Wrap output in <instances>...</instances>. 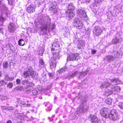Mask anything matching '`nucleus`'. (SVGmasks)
<instances>
[{"mask_svg":"<svg viewBox=\"0 0 123 123\" xmlns=\"http://www.w3.org/2000/svg\"><path fill=\"white\" fill-rule=\"evenodd\" d=\"M108 111L107 108H103L100 110V113L103 117L105 118L108 117L110 119L113 121L116 120L118 118V114L116 110H111L108 116Z\"/></svg>","mask_w":123,"mask_h":123,"instance_id":"nucleus-1","label":"nucleus"},{"mask_svg":"<svg viewBox=\"0 0 123 123\" xmlns=\"http://www.w3.org/2000/svg\"><path fill=\"white\" fill-rule=\"evenodd\" d=\"M55 43H54L52 45V48H51L52 51H54V50L57 52H55L53 54V57L51 58V60H50V68H53L55 67L56 66V61L59 58V51L58 50L59 48V45H57V46H55Z\"/></svg>","mask_w":123,"mask_h":123,"instance_id":"nucleus-2","label":"nucleus"},{"mask_svg":"<svg viewBox=\"0 0 123 123\" xmlns=\"http://www.w3.org/2000/svg\"><path fill=\"white\" fill-rule=\"evenodd\" d=\"M51 19L48 17L47 20H45L41 23V27L40 28V31L43 32L46 31H49L53 29L55 27L54 24L50 25Z\"/></svg>","mask_w":123,"mask_h":123,"instance_id":"nucleus-3","label":"nucleus"},{"mask_svg":"<svg viewBox=\"0 0 123 123\" xmlns=\"http://www.w3.org/2000/svg\"><path fill=\"white\" fill-rule=\"evenodd\" d=\"M0 12L2 13L0 16V25L2 26L3 25L4 22L6 20V18L3 17V14L4 13L8 17V15L10 14V12L4 4H0Z\"/></svg>","mask_w":123,"mask_h":123,"instance_id":"nucleus-4","label":"nucleus"},{"mask_svg":"<svg viewBox=\"0 0 123 123\" xmlns=\"http://www.w3.org/2000/svg\"><path fill=\"white\" fill-rule=\"evenodd\" d=\"M87 100L86 98L83 97L82 98L81 101V104L80 107L77 110V114L79 115H80L83 113L87 111L88 109V106L85 105L86 104Z\"/></svg>","mask_w":123,"mask_h":123,"instance_id":"nucleus-5","label":"nucleus"},{"mask_svg":"<svg viewBox=\"0 0 123 123\" xmlns=\"http://www.w3.org/2000/svg\"><path fill=\"white\" fill-rule=\"evenodd\" d=\"M73 24L74 26L78 29H81L83 26L82 21L78 18H75L74 19V20Z\"/></svg>","mask_w":123,"mask_h":123,"instance_id":"nucleus-6","label":"nucleus"},{"mask_svg":"<svg viewBox=\"0 0 123 123\" xmlns=\"http://www.w3.org/2000/svg\"><path fill=\"white\" fill-rule=\"evenodd\" d=\"M112 88L111 90H108V91H106L105 95L106 96H108L112 93L115 94L117 92H119L120 90V87L117 86H115L114 85H112Z\"/></svg>","mask_w":123,"mask_h":123,"instance_id":"nucleus-7","label":"nucleus"},{"mask_svg":"<svg viewBox=\"0 0 123 123\" xmlns=\"http://www.w3.org/2000/svg\"><path fill=\"white\" fill-rule=\"evenodd\" d=\"M33 69L31 67H28L25 69L24 71L23 74L25 78L30 77L33 73Z\"/></svg>","mask_w":123,"mask_h":123,"instance_id":"nucleus-8","label":"nucleus"},{"mask_svg":"<svg viewBox=\"0 0 123 123\" xmlns=\"http://www.w3.org/2000/svg\"><path fill=\"white\" fill-rule=\"evenodd\" d=\"M103 29H105L99 26H95L94 28L93 29V33L94 35L98 36L103 31Z\"/></svg>","mask_w":123,"mask_h":123,"instance_id":"nucleus-9","label":"nucleus"},{"mask_svg":"<svg viewBox=\"0 0 123 123\" xmlns=\"http://www.w3.org/2000/svg\"><path fill=\"white\" fill-rule=\"evenodd\" d=\"M79 56L78 54L76 53L75 54H70V55H68L67 58V61H74L75 60H77L78 58L77 57Z\"/></svg>","mask_w":123,"mask_h":123,"instance_id":"nucleus-10","label":"nucleus"},{"mask_svg":"<svg viewBox=\"0 0 123 123\" xmlns=\"http://www.w3.org/2000/svg\"><path fill=\"white\" fill-rule=\"evenodd\" d=\"M77 13L79 16L82 19L87 17V15L85 11L83 10L79 9L77 11Z\"/></svg>","mask_w":123,"mask_h":123,"instance_id":"nucleus-11","label":"nucleus"},{"mask_svg":"<svg viewBox=\"0 0 123 123\" xmlns=\"http://www.w3.org/2000/svg\"><path fill=\"white\" fill-rule=\"evenodd\" d=\"M56 3L55 2H53L50 5L49 10L51 11L54 13H56L57 12L56 7Z\"/></svg>","mask_w":123,"mask_h":123,"instance_id":"nucleus-12","label":"nucleus"},{"mask_svg":"<svg viewBox=\"0 0 123 123\" xmlns=\"http://www.w3.org/2000/svg\"><path fill=\"white\" fill-rule=\"evenodd\" d=\"M89 120L92 122L93 123H98L99 120L96 116L93 115L91 114L89 115L88 117Z\"/></svg>","mask_w":123,"mask_h":123,"instance_id":"nucleus-13","label":"nucleus"},{"mask_svg":"<svg viewBox=\"0 0 123 123\" xmlns=\"http://www.w3.org/2000/svg\"><path fill=\"white\" fill-rule=\"evenodd\" d=\"M36 6L33 5H29L27 9V12L29 13H32L34 12Z\"/></svg>","mask_w":123,"mask_h":123,"instance_id":"nucleus-14","label":"nucleus"},{"mask_svg":"<svg viewBox=\"0 0 123 123\" xmlns=\"http://www.w3.org/2000/svg\"><path fill=\"white\" fill-rule=\"evenodd\" d=\"M16 28V27L15 24L12 23H9L8 25V29L9 32H13Z\"/></svg>","mask_w":123,"mask_h":123,"instance_id":"nucleus-15","label":"nucleus"},{"mask_svg":"<svg viewBox=\"0 0 123 123\" xmlns=\"http://www.w3.org/2000/svg\"><path fill=\"white\" fill-rule=\"evenodd\" d=\"M22 84L27 87H32L34 85L31 82H30L27 80H25L21 82Z\"/></svg>","mask_w":123,"mask_h":123,"instance_id":"nucleus-16","label":"nucleus"},{"mask_svg":"<svg viewBox=\"0 0 123 123\" xmlns=\"http://www.w3.org/2000/svg\"><path fill=\"white\" fill-rule=\"evenodd\" d=\"M67 18H72L74 15L73 12L69 10L67 11L65 13Z\"/></svg>","mask_w":123,"mask_h":123,"instance_id":"nucleus-17","label":"nucleus"},{"mask_svg":"<svg viewBox=\"0 0 123 123\" xmlns=\"http://www.w3.org/2000/svg\"><path fill=\"white\" fill-rule=\"evenodd\" d=\"M111 84H110L108 82H107L103 83L100 86L101 88L102 89L104 88H108L110 86H111Z\"/></svg>","mask_w":123,"mask_h":123,"instance_id":"nucleus-18","label":"nucleus"},{"mask_svg":"<svg viewBox=\"0 0 123 123\" xmlns=\"http://www.w3.org/2000/svg\"><path fill=\"white\" fill-rule=\"evenodd\" d=\"M78 74V71H75L72 74H68V77H66V78L70 79L76 76Z\"/></svg>","mask_w":123,"mask_h":123,"instance_id":"nucleus-19","label":"nucleus"},{"mask_svg":"<svg viewBox=\"0 0 123 123\" xmlns=\"http://www.w3.org/2000/svg\"><path fill=\"white\" fill-rule=\"evenodd\" d=\"M118 34H117L115 38L113 39L112 40V42L114 44L119 43L120 42L119 39L118 37Z\"/></svg>","mask_w":123,"mask_h":123,"instance_id":"nucleus-20","label":"nucleus"},{"mask_svg":"<svg viewBox=\"0 0 123 123\" xmlns=\"http://www.w3.org/2000/svg\"><path fill=\"white\" fill-rule=\"evenodd\" d=\"M111 80V82L115 84H119L121 83V81L118 79L113 78Z\"/></svg>","mask_w":123,"mask_h":123,"instance_id":"nucleus-21","label":"nucleus"},{"mask_svg":"<svg viewBox=\"0 0 123 123\" xmlns=\"http://www.w3.org/2000/svg\"><path fill=\"white\" fill-rule=\"evenodd\" d=\"M77 115L78 116L80 115H78L77 114V111L76 113L75 112H73L70 115V118L72 119H77V118L78 117L77 116Z\"/></svg>","mask_w":123,"mask_h":123,"instance_id":"nucleus-22","label":"nucleus"},{"mask_svg":"<svg viewBox=\"0 0 123 123\" xmlns=\"http://www.w3.org/2000/svg\"><path fill=\"white\" fill-rule=\"evenodd\" d=\"M105 59L109 62H111L115 59V57L111 55H109L106 56Z\"/></svg>","mask_w":123,"mask_h":123,"instance_id":"nucleus-23","label":"nucleus"},{"mask_svg":"<svg viewBox=\"0 0 123 123\" xmlns=\"http://www.w3.org/2000/svg\"><path fill=\"white\" fill-rule=\"evenodd\" d=\"M43 104L46 106H47L48 107V110L49 111H50L52 107V105L50 104L49 103V102H44Z\"/></svg>","mask_w":123,"mask_h":123,"instance_id":"nucleus-24","label":"nucleus"},{"mask_svg":"<svg viewBox=\"0 0 123 123\" xmlns=\"http://www.w3.org/2000/svg\"><path fill=\"white\" fill-rule=\"evenodd\" d=\"M44 51V50L43 48L40 47L39 49L38 54L40 56H42Z\"/></svg>","mask_w":123,"mask_h":123,"instance_id":"nucleus-25","label":"nucleus"},{"mask_svg":"<svg viewBox=\"0 0 123 123\" xmlns=\"http://www.w3.org/2000/svg\"><path fill=\"white\" fill-rule=\"evenodd\" d=\"M68 10L73 12L74 9V5L72 3H70L69 4L68 7Z\"/></svg>","mask_w":123,"mask_h":123,"instance_id":"nucleus-26","label":"nucleus"},{"mask_svg":"<svg viewBox=\"0 0 123 123\" xmlns=\"http://www.w3.org/2000/svg\"><path fill=\"white\" fill-rule=\"evenodd\" d=\"M42 89H39L38 88H36L33 89L32 91V94L33 95H36L38 93L39 91L41 90Z\"/></svg>","mask_w":123,"mask_h":123,"instance_id":"nucleus-27","label":"nucleus"},{"mask_svg":"<svg viewBox=\"0 0 123 123\" xmlns=\"http://www.w3.org/2000/svg\"><path fill=\"white\" fill-rule=\"evenodd\" d=\"M25 106V107H30V108L31 107L32 109H31V108H30V111H31L32 112H33L34 111V109L35 108L34 106H32V105L29 104H27L26 105V106Z\"/></svg>","mask_w":123,"mask_h":123,"instance_id":"nucleus-28","label":"nucleus"},{"mask_svg":"<svg viewBox=\"0 0 123 123\" xmlns=\"http://www.w3.org/2000/svg\"><path fill=\"white\" fill-rule=\"evenodd\" d=\"M38 74L34 73V71H33V73L32 74L31 76H30V77L35 79H37L38 78Z\"/></svg>","mask_w":123,"mask_h":123,"instance_id":"nucleus-29","label":"nucleus"},{"mask_svg":"<svg viewBox=\"0 0 123 123\" xmlns=\"http://www.w3.org/2000/svg\"><path fill=\"white\" fill-rule=\"evenodd\" d=\"M18 43L20 46H23L25 44V42L23 39H20L18 41Z\"/></svg>","mask_w":123,"mask_h":123,"instance_id":"nucleus-30","label":"nucleus"},{"mask_svg":"<svg viewBox=\"0 0 123 123\" xmlns=\"http://www.w3.org/2000/svg\"><path fill=\"white\" fill-rule=\"evenodd\" d=\"M39 66L41 68H43L44 66V62L43 60L41 59L39 60Z\"/></svg>","mask_w":123,"mask_h":123,"instance_id":"nucleus-31","label":"nucleus"},{"mask_svg":"<svg viewBox=\"0 0 123 123\" xmlns=\"http://www.w3.org/2000/svg\"><path fill=\"white\" fill-rule=\"evenodd\" d=\"M112 100L111 98H109L106 99L105 101V102L108 104L110 105L112 103Z\"/></svg>","mask_w":123,"mask_h":123,"instance_id":"nucleus-32","label":"nucleus"},{"mask_svg":"<svg viewBox=\"0 0 123 123\" xmlns=\"http://www.w3.org/2000/svg\"><path fill=\"white\" fill-rule=\"evenodd\" d=\"M113 54L114 55V57H115V58L116 57H117L119 55H118V51L117 50H116L115 52H113Z\"/></svg>","mask_w":123,"mask_h":123,"instance_id":"nucleus-33","label":"nucleus"},{"mask_svg":"<svg viewBox=\"0 0 123 123\" xmlns=\"http://www.w3.org/2000/svg\"><path fill=\"white\" fill-rule=\"evenodd\" d=\"M86 74V72H81L80 75V77H84Z\"/></svg>","mask_w":123,"mask_h":123,"instance_id":"nucleus-34","label":"nucleus"},{"mask_svg":"<svg viewBox=\"0 0 123 123\" xmlns=\"http://www.w3.org/2000/svg\"><path fill=\"white\" fill-rule=\"evenodd\" d=\"M7 46H8L10 48V49L12 51H13L14 49V47L11 44H8Z\"/></svg>","mask_w":123,"mask_h":123,"instance_id":"nucleus-35","label":"nucleus"},{"mask_svg":"<svg viewBox=\"0 0 123 123\" xmlns=\"http://www.w3.org/2000/svg\"><path fill=\"white\" fill-rule=\"evenodd\" d=\"M13 86V84L11 82H9L7 85V86L9 88H12Z\"/></svg>","mask_w":123,"mask_h":123,"instance_id":"nucleus-36","label":"nucleus"},{"mask_svg":"<svg viewBox=\"0 0 123 123\" xmlns=\"http://www.w3.org/2000/svg\"><path fill=\"white\" fill-rule=\"evenodd\" d=\"M7 83L3 80H2L0 81V86H1L3 85H6Z\"/></svg>","mask_w":123,"mask_h":123,"instance_id":"nucleus-37","label":"nucleus"},{"mask_svg":"<svg viewBox=\"0 0 123 123\" xmlns=\"http://www.w3.org/2000/svg\"><path fill=\"white\" fill-rule=\"evenodd\" d=\"M79 43L83 47L85 45V41H84L83 40H81L79 42Z\"/></svg>","mask_w":123,"mask_h":123,"instance_id":"nucleus-38","label":"nucleus"},{"mask_svg":"<svg viewBox=\"0 0 123 123\" xmlns=\"http://www.w3.org/2000/svg\"><path fill=\"white\" fill-rule=\"evenodd\" d=\"M3 67L4 68H7L8 65V62H3Z\"/></svg>","mask_w":123,"mask_h":123,"instance_id":"nucleus-39","label":"nucleus"},{"mask_svg":"<svg viewBox=\"0 0 123 123\" xmlns=\"http://www.w3.org/2000/svg\"><path fill=\"white\" fill-rule=\"evenodd\" d=\"M36 1L38 4H41L45 0H36Z\"/></svg>","mask_w":123,"mask_h":123,"instance_id":"nucleus-40","label":"nucleus"},{"mask_svg":"<svg viewBox=\"0 0 123 123\" xmlns=\"http://www.w3.org/2000/svg\"><path fill=\"white\" fill-rule=\"evenodd\" d=\"M66 68H61L60 70H59V73H63V72H65L66 71Z\"/></svg>","mask_w":123,"mask_h":123,"instance_id":"nucleus-41","label":"nucleus"},{"mask_svg":"<svg viewBox=\"0 0 123 123\" xmlns=\"http://www.w3.org/2000/svg\"><path fill=\"white\" fill-rule=\"evenodd\" d=\"M8 4L11 5H12L13 4L14 2V0H8Z\"/></svg>","mask_w":123,"mask_h":123,"instance_id":"nucleus-42","label":"nucleus"},{"mask_svg":"<svg viewBox=\"0 0 123 123\" xmlns=\"http://www.w3.org/2000/svg\"><path fill=\"white\" fill-rule=\"evenodd\" d=\"M118 106L121 109H123V103H119Z\"/></svg>","mask_w":123,"mask_h":123,"instance_id":"nucleus-43","label":"nucleus"},{"mask_svg":"<svg viewBox=\"0 0 123 123\" xmlns=\"http://www.w3.org/2000/svg\"><path fill=\"white\" fill-rule=\"evenodd\" d=\"M16 84L17 85H19L21 83V80L19 79H17L16 80Z\"/></svg>","mask_w":123,"mask_h":123,"instance_id":"nucleus-44","label":"nucleus"},{"mask_svg":"<svg viewBox=\"0 0 123 123\" xmlns=\"http://www.w3.org/2000/svg\"><path fill=\"white\" fill-rule=\"evenodd\" d=\"M80 45L79 43V44L77 45V47L78 49H82V46H81Z\"/></svg>","mask_w":123,"mask_h":123,"instance_id":"nucleus-45","label":"nucleus"},{"mask_svg":"<svg viewBox=\"0 0 123 123\" xmlns=\"http://www.w3.org/2000/svg\"><path fill=\"white\" fill-rule=\"evenodd\" d=\"M10 77L8 76H6L5 77V80L7 81H9Z\"/></svg>","mask_w":123,"mask_h":123,"instance_id":"nucleus-46","label":"nucleus"},{"mask_svg":"<svg viewBox=\"0 0 123 123\" xmlns=\"http://www.w3.org/2000/svg\"><path fill=\"white\" fill-rule=\"evenodd\" d=\"M96 52V50H91V53L92 54H95Z\"/></svg>","mask_w":123,"mask_h":123,"instance_id":"nucleus-47","label":"nucleus"},{"mask_svg":"<svg viewBox=\"0 0 123 123\" xmlns=\"http://www.w3.org/2000/svg\"><path fill=\"white\" fill-rule=\"evenodd\" d=\"M103 0H96L95 2L98 3H99L100 2L102 1Z\"/></svg>","mask_w":123,"mask_h":123,"instance_id":"nucleus-48","label":"nucleus"},{"mask_svg":"<svg viewBox=\"0 0 123 123\" xmlns=\"http://www.w3.org/2000/svg\"><path fill=\"white\" fill-rule=\"evenodd\" d=\"M14 77H10L9 81H11L13 80H14Z\"/></svg>","mask_w":123,"mask_h":123,"instance_id":"nucleus-49","label":"nucleus"},{"mask_svg":"<svg viewBox=\"0 0 123 123\" xmlns=\"http://www.w3.org/2000/svg\"><path fill=\"white\" fill-rule=\"evenodd\" d=\"M0 32L2 33V34H3V31L2 28H0Z\"/></svg>","mask_w":123,"mask_h":123,"instance_id":"nucleus-50","label":"nucleus"},{"mask_svg":"<svg viewBox=\"0 0 123 123\" xmlns=\"http://www.w3.org/2000/svg\"><path fill=\"white\" fill-rule=\"evenodd\" d=\"M49 77H51L53 76V75L51 73H49Z\"/></svg>","mask_w":123,"mask_h":123,"instance_id":"nucleus-51","label":"nucleus"},{"mask_svg":"<svg viewBox=\"0 0 123 123\" xmlns=\"http://www.w3.org/2000/svg\"><path fill=\"white\" fill-rule=\"evenodd\" d=\"M6 123H12V122L10 120H9Z\"/></svg>","mask_w":123,"mask_h":123,"instance_id":"nucleus-52","label":"nucleus"},{"mask_svg":"<svg viewBox=\"0 0 123 123\" xmlns=\"http://www.w3.org/2000/svg\"><path fill=\"white\" fill-rule=\"evenodd\" d=\"M86 2L89 3L91 1V0H86Z\"/></svg>","mask_w":123,"mask_h":123,"instance_id":"nucleus-53","label":"nucleus"},{"mask_svg":"<svg viewBox=\"0 0 123 123\" xmlns=\"http://www.w3.org/2000/svg\"><path fill=\"white\" fill-rule=\"evenodd\" d=\"M86 80H85L83 81L82 83H84L85 84V82H86Z\"/></svg>","mask_w":123,"mask_h":123,"instance_id":"nucleus-54","label":"nucleus"},{"mask_svg":"<svg viewBox=\"0 0 123 123\" xmlns=\"http://www.w3.org/2000/svg\"><path fill=\"white\" fill-rule=\"evenodd\" d=\"M2 73L1 71H0V77L2 76Z\"/></svg>","mask_w":123,"mask_h":123,"instance_id":"nucleus-55","label":"nucleus"},{"mask_svg":"<svg viewBox=\"0 0 123 123\" xmlns=\"http://www.w3.org/2000/svg\"><path fill=\"white\" fill-rule=\"evenodd\" d=\"M21 88V87H18V89L19 90H20Z\"/></svg>","mask_w":123,"mask_h":123,"instance_id":"nucleus-56","label":"nucleus"},{"mask_svg":"<svg viewBox=\"0 0 123 123\" xmlns=\"http://www.w3.org/2000/svg\"><path fill=\"white\" fill-rule=\"evenodd\" d=\"M122 99H123V96H122Z\"/></svg>","mask_w":123,"mask_h":123,"instance_id":"nucleus-57","label":"nucleus"},{"mask_svg":"<svg viewBox=\"0 0 123 123\" xmlns=\"http://www.w3.org/2000/svg\"><path fill=\"white\" fill-rule=\"evenodd\" d=\"M22 104H23V105L25 104L24 103H22Z\"/></svg>","mask_w":123,"mask_h":123,"instance_id":"nucleus-58","label":"nucleus"}]
</instances>
